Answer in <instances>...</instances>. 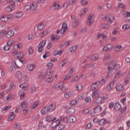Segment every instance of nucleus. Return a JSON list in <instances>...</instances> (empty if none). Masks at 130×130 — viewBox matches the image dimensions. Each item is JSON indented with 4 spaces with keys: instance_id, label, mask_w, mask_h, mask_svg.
<instances>
[{
    "instance_id": "obj_1",
    "label": "nucleus",
    "mask_w": 130,
    "mask_h": 130,
    "mask_svg": "<svg viewBox=\"0 0 130 130\" xmlns=\"http://www.w3.org/2000/svg\"><path fill=\"white\" fill-rule=\"evenodd\" d=\"M108 68L109 73H112L114 70H119L120 69V64L116 63L115 61H110Z\"/></svg>"
},
{
    "instance_id": "obj_2",
    "label": "nucleus",
    "mask_w": 130,
    "mask_h": 130,
    "mask_svg": "<svg viewBox=\"0 0 130 130\" xmlns=\"http://www.w3.org/2000/svg\"><path fill=\"white\" fill-rule=\"evenodd\" d=\"M105 84H106V80L104 79H102L100 81H96L91 84L90 86V90H91V91H94V90H96L97 89L96 85L99 86V85H105Z\"/></svg>"
},
{
    "instance_id": "obj_3",
    "label": "nucleus",
    "mask_w": 130,
    "mask_h": 130,
    "mask_svg": "<svg viewBox=\"0 0 130 130\" xmlns=\"http://www.w3.org/2000/svg\"><path fill=\"white\" fill-rule=\"evenodd\" d=\"M102 19L105 21H107L110 24H112L114 22V16L110 14L102 15Z\"/></svg>"
},
{
    "instance_id": "obj_4",
    "label": "nucleus",
    "mask_w": 130,
    "mask_h": 130,
    "mask_svg": "<svg viewBox=\"0 0 130 130\" xmlns=\"http://www.w3.org/2000/svg\"><path fill=\"white\" fill-rule=\"evenodd\" d=\"M112 49H113V45L109 43L104 46L102 49V51L103 52H108V51H110V50H112Z\"/></svg>"
},
{
    "instance_id": "obj_5",
    "label": "nucleus",
    "mask_w": 130,
    "mask_h": 130,
    "mask_svg": "<svg viewBox=\"0 0 130 130\" xmlns=\"http://www.w3.org/2000/svg\"><path fill=\"white\" fill-rule=\"evenodd\" d=\"M61 122V118H59L57 119L56 121H54L52 122L51 124L49 125V128H50L51 129L56 127L58 123H60Z\"/></svg>"
},
{
    "instance_id": "obj_6",
    "label": "nucleus",
    "mask_w": 130,
    "mask_h": 130,
    "mask_svg": "<svg viewBox=\"0 0 130 130\" xmlns=\"http://www.w3.org/2000/svg\"><path fill=\"white\" fill-rule=\"evenodd\" d=\"M68 30H69V28H68V24L66 22H63L62 24V27L59 29L60 34H64Z\"/></svg>"
},
{
    "instance_id": "obj_7",
    "label": "nucleus",
    "mask_w": 130,
    "mask_h": 130,
    "mask_svg": "<svg viewBox=\"0 0 130 130\" xmlns=\"http://www.w3.org/2000/svg\"><path fill=\"white\" fill-rule=\"evenodd\" d=\"M45 44H46V40H44L38 45V52L41 53L43 51V48L45 46Z\"/></svg>"
},
{
    "instance_id": "obj_8",
    "label": "nucleus",
    "mask_w": 130,
    "mask_h": 130,
    "mask_svg": "<svg viewBox=\"0 0 130 130\" xmlns=\"http://www.w3.org/2000/svg\"><path fill=\"white\" fill-rule=\"evenodd\" d=\"M52 8L53 11H57V10H59V8H60V5L58 2H53L52 5Z\"/></svg>"
},
{
    "instance_id": "obj_9",
    "label": "nucleus",
    "mask_w": 130,
    "mask_h": 130,
    "mask_svg": "<svg viewBox=\"0 0 130 130\" xmlns=\"http://www.w3.org/2000/svg\"><path fill=\"white\" fill-rule=\"evenodd\" d=\"M101 38L103 40H104V41H106L107 40V36H106L105 34H99L96 37V39H99Z\"/></svg>"
},
{
    "instance_id": "obj_10",
    "label": "nucleus",
    "mask_w": 130,
    "mask_h": 130,
    "mask_svg": "<svg viewBox=\"0 0 130 130\" xmlns=\"http://www.w3.org/2000/svg\"><path fill=\"white\" fill-rule=\"evenodd\" d=\"M74 93L72 91H68L64 93V97L66 99H70L73 97Z\"/></svg>"
},
{
    "instance_id": "obj_11",
    "label": "nucleus",
    "mask_w": 130,
    "mask_h": 130,
    "mask_svg": "<svg viewBox=\"0 0 130 130\" xmlns=\"http://www.w3.org/2000/svg\"><path fill=\"white\" fill-rule=\"evenodd\" d=\"M114 49L116 52H120L123 50V47L121 45H117L115 46Z\"/></svg>"
},
{
    "instance_id": "obj_12",
    "label": "nucleus",
    "mask_w": 130,
    "mask_h": 130,
    "mask_svg": "<svg viewBox=\"0 0 130 130\" xmlns=\"http://www.w3.org/2000/svg\"><path fill=\"white\" fill-rule=\"evenodd\" d=\"M103 110V108H102V107H101L100 105H99L94 108L93 113L95 114V113L101 112Z\"/></svg>"
},
{
    "instance_id": "obj_13",
    "label": "nucleus",
    "mask_w": 130,
    "mask_h": 130,
    "mask_svg": "<svg viewBox=\"0 0 130 130\" xmlns=\"http://www.w3.org/2000/svg\"><path fill=\"white\" fill-rule=\"evenodd\" d=\"M20 87L22 90H24V91H27L28 88H29V84L27 83H23L20 85Z\"/></svg>"
},
{
    "instance_id": "obj_14",
    "label": "nucleus",
    "mask_w": 130,
    "mask_h": 130,
    "mask_svg": "<svg viewBox=\"0 0 130 130\" xmlns=\"http://www.w3.org/2000/svg\"><path fill=\"white\" fill-rule=\"evenodd\" d=\"M56 106V104H52L48 106L47 108H48V110H49V112H51L55 109V107Z\"/></svg>"
},
{
    "instance_id": "obj_15",
    "label": "nucleus",
    "mask_w": 130,
    "mask_h": 130,
    "mask_svg": "<svg viewBox=\"0 0 130 130\" xmlns=\"http://www.w3.org/2000/svg\"><path fill=\"white\" fill-rule=\"evenodd\" d=\"M60 83H55L52 85V88L54 90H57L58 91H59V90L62 89L61 88V85H59Z\"/></svg>"
},
{
    "instance_id": "obj_16",
    "label": "nucleus",
    "mask_w": 130,
    "mask_h": 130,
    "mask_svg": "<svg viewBox=\"0 0 130 130\" xmlns=\"http://www.w3.org/2000/svg\"><path fill=\"white\" fill-rule=\"evenodd\" d=\"M15 117H16V114H15V113L14 112H11L10 115L8 117L7 120L10 122L13 121V120L15 119Z\"/></svg>"
},
{
    "instance_id": "obj_17",
    "label": "nucleus",
    "mask_w": 130,
    "mask_h": 130,
    "mask_svg": "<svg viewBox=\"0 0 130 130\" xmlns=\"http://www.w3.org/2000/svg\"><path fill=\"white\" fill-rule=\"evenodd\" d=\"M124 90V86L122 84H120L116 86V91L118 92H121Z\"/></svg>"
},
{
    "instance_id": "obj_18",
    "label": "nucleus",
    "mask_w": 130,
    "mask_h": 130,
    "mask_svg": "<svg viewBox=\"0 0 130 130\" xmlns=\"http://www.w3.org/2000/svg\"><path fill=\"white\" fill-rule=\"evenodd\" d=\"M35 65L33 64H29L27 66V70L28 71V72H33L34 70L35 69Z\"/></svg>"
},
{
    "instance_id": "obj_19",
    "label": "nucleus",
    "mask_w": 130,
    "mask_h": 130,
    "mask_svg": "<svg viewBox=\"0 0 130 130\" xmlns=\"http://www.w3.org/2000/svg\"><path fill=\"white\" fill-rule=\"evenodd\" d=\"M41 113L42 115H45L46 114L49 113V111L47 107H45L41 110Z\"/></svg>"
},
{
    "instance_id": "obj_20",
    "label": "nucleus",
    "mask_w": 130,
    "mask_h": 130,
    "mask_svg": "<svg viewBox=\"0 0 130 130\" xmlns=\"http://www.w3.org/2000/svg\"><path fill=\"white\" fill-rule=\"evenodd\" d=\"M113 87H114V82L113 81L107 86V91H108V92H111L112 89H113Z\"/></svg>"
},
{
    "instance_id": "obj_21",
    "label": "nucleus",
    "mask_w": 130,
    "mask_h": 130,
    "mask_svg": "<svg viewBox=\"0 0 130 130\" xmlns=\"http://www.w3.org/2000/svg\"><path fill=\"white\" fill-rule=\"evenodd\" d=\"M15 35V32L13 30H9L6 32V38H11L13 37V36Z\"/></svg>"
},
{
    "instance_id": "obj_22",
    "label": "nucleus",
    "mask_w": 130,
    "mask_h": 130,
    "mask_svg": "<svg viewBox=\"0 0 130 130\" xmlns=\"http://www.w3.org/2000/svg\"><path fill=\"white\" fill-rule=\"evenodd\" d=\"M95 67V64L93 63H87L83 66L84 70H87V69H92Z\"/></svg>"
},
{
    "instance_id": "obj_23",
    "label": "nucleus",
    "mask_w": 130,
    "mask_h": 130,
    "mask_svg": "<svg viewBox=\"0 0 130 130\" xmlns=\"http://www.w3.org/2000/svg\"><path fill=\"white\" fill-rule=\"evenodd\" d=\"M104 102V100L102 96L98 98L94 102V104H102Z\"/></svg>"
},
{
    "instance_id": "obj_24",
    "label": "nucleus",
    "mask_w": 130,
    "mask_h": 130,
    "mask_svg": "<svg viewBox=\"0 0 130 130\" xmlns=\"http://www.w3.org/2000/svg\"><path fill=\"white\" fill-rule=\"evenodd\" d=\"M15 77L17 78V79H19V81H21V80H22V78L23 77V74L20 71H17L15 74Z\"/></svg>"
},
{
    "instance_id": "obj_25",
    "label": "nucleus",
    "mask_w": 130,
    "mask_h": 130,
    "mask_svg": "<svg viewBox=\"0 0 130 130\" xmlns=\"http://www.w3.org/2000/svg\"><path fill=\"white\" fill-rule=\"evenodd\" d=\"M20 106L22 108H27L28 107V101L24 100L22 101L20 104Z\"/></svg>"
},
{
    "instance_id": "obj_26",
    "label": "nucleus",
    "mask_w": 130,
    "mask_h": 130,
    "mask_svg": "<svg viewBox=\"0 0 130 130\" xmlns=\"http://www.w3.org/2000/svg\"><path fill=\"white\" fill-rule=\"evenodd\" d=\"M30 10L32 11H36L37 9V4L35 2L31 3L30 5Z\"/></svg>"
},
{
    "instance_id": "obj_27",
    "label": "nucleus",
    "mask_w": 130,
    "mask_h": 130,
    "mask_svg": "<svg viewBox=\"0 0 130 130\" xmlns=\"http://www.w3.org/2000/svg\"><path fill=\"white\" fill-rule=\"evenodd\" d=\"M59 38V36H54V35H51L50 37L51 41H52V42H54V41H57V40H58Z\"/></svg>"
},
{
    "instance_id": "obj_28",
    "label": "nucleus",
    "mask_w": 130,
    "mask_h": 130,
    "mask_svg": "<svg viewBox=\"0 0 130 130\" xmlns=\"http://www.w3.org/2000/svg\"><path fill=\"white\" fill-rule=\"evenodd\" d=\"M70 123H74L77 121V117L75 116H71L68 118Z\"/></svg>"
},
{
    "instance_id": "obj_29",
    "label": "nucleus",
    "mask_w": 130,
    "mask_h": 130,
    "mask_svg": "<svg viewBox=\"0 0 130 130\" xmlns=\"http://www.w3.org/2000/svg\"><path fill=\"white\" fill-rule=\"evenodd\" d=\"M66 112L67 114H70V113H75V112H76V109L69 108L66 110Z\"/></svg>"
},
{
    "instance_id": "obj_30",
    "label": "nucleus",
    "mask_w": 130,
    "mask_h": 130,
    "mask_svg": "<svg viewBox=\"0 0 130 130\" xmlns=\"http://www.w3.org/2000/svg\"><path fill=\"white\" fill-rule=\"evenodd\" d=\"M121 109V105L119 103H116L114 105V110L116 111H119Z\"/></svg>"
},
{
    "instance_id": "obj_31",
    "label": "nucleus",
    "mask_w": 130,
    "mask_h": 130,
    "mask_svg": "<svg viewBox=\"0 0 130 130\" xmlns=\"http://www.w3.org/2000/svg\"><path fill=\"white\" fill-rule=\"evenodd\" d=\"M22 17H23V13H22V12H16L14 14V18H15V19H20V18H22Z\"/></svg>"
},
{
    "instance_id": "obj_32",
    "label": "nucleus",
    "mask_w": 130,
    "mask_h": 130,
    "mask_svg": "<svg viewBox=\"0 0 130 130\" xmlns=\"http://www.w3.org/2000/svg\"><path fill=\"white\" fill-rule=\"evenodd\" d=\"M63 52V50H61L59 51L57 50H55L53 51V53L54 56H56V55H58V54H59V55H61Z\"/></svg>"
},
{
    "instance_id": "obj_33",
    "label": "nucleus",
    "mask_w": 130,
    "mask_h": 130,
    "mask_svg": "<svg viewBox=\"0 0 130 130\" xmlns=\"http://www.w3.org/2000/svg\"><path fill=\"white\" fill-rule=\"evenodd\" d=\"M46 121H53V120H56V118H53L52 116H48L45 118Z\"/></svg>"
},
{
    "instance_id": "obj_34",
    "label": "nucleus",
    "mask_w": 130,
    "mask_h": 130,
    "mask_svg": "<svg viewBox=\"0 0 130 130\" xmlns=\"http://www.w3.org/2000/svg\"><path fill=\"white\" fill-rule=\"evenodd\" d=\"M21 48H22V44L21 43H18L13 46V50H14L15 51H17L18 49H21Z\"/></svg>"
},
{
    "instance_id": "obj_35",
    "label": "nucleus",
    "mask_w": 130,
    "mask_h": 130,
    "mask_svg": "<svg viewBox=\"0 0 130 130\" xmlns=\"http://www.w3.org/2000/svg\"><path fill=\"white\" fill-rule=\"evenodd\" d=\"M12 99H13V96L12 94H10L4 98V100L5 102H10Z\"/></svg>"
},
{
    "instance_id": "obj_36",
    "label": "nucleus",
    "mask_w": 130,
    "mask_h": 130,
    "mask_svg": "<svg viewBox=\"0 0 130 130\" xmlns=\"http://www.w3.org/2000/svg\"><path fill=\"white\" fill-rule=\"evenodd\" d=\"M45 28V24H44V23L41 22L39 23L38 25L37 29L38 30H43Z\"/></svg>"
},
{
    "instance_id": "obj_37",
    "label": "nucleus",
    "mask_w": 130,
    "mask_h": 130,
    "mask_svg": "<svg viewBox=\"0 0 130 130\" xmlns=\"http://www.w3.org/2000/svg\"><path fill=\"white\" fill-rule=\"evenodd\" d=\"M11 108H12V106L11 105L5 106L2 108V112L6 113V112H7L9 109H11Z\"/></svg>"
},
{
    "instance_id": "obj_38",
    "label": "nucleus",
    "mask_w": 130,
    "mask_h": 130,
    "mask_svg": "<svg viewBox=\"0 0 130 130\" xmlns=\"http://www.w3.org/2000/svg\"><path fill=\"white\" fill-rule=\"evenodd\" d=\"M18 94L20 96V100H23V99H24V97H25V92L23 91V90H19Z\"/></svg>"
},
{
    "instance_id": "obj_39",
    "label": "nucleus",
    "mask_w": 130,
    "mask_h": 130,
    "mask_svg": "<svg viewBox=\"0 0 130 130\" xmlns=\"http://www.w3.org/2000/svg\"><path fill=\"white\" fill-rule=\"evenodd\" d=\"M87 12H88V10H87V8H82L81 10V14L80 15V17H83L84 15L87 14Z\"/></svg>"
},
{
    "instance_id": "obj_40",
    "label": "nucleus",
    "mask_w": 130,
    "mask_h": 130,
    "mask_svg": "<svg viewBox=\"0 0 130 130\" xmlns=\"http://www.w3.org/2000/svg\"><path fill=\"white\" fill-rule=\"evenodd\" d=\"M15 42L16 41H15V40L10 39L7 42V44L11 47L13 46V45H14V44H15Z\"/></svg>"
},
{
    "instance_id": "obj_41",
    "label": "nucleus",
    "mask_w": 130,
    "mask_h": 130,
    "mask_svg": "<svg viewBox=\"0 0 130 130\" xmlns=\"http://www.w3.org/2000/svg\"><path fill=\"white\" fill-rule=\"evenodd\" d=\"M78 81H80V78H79L78 76H76L71 79V83H75V82H78Z\"/></svg>"
},
{
    "instance_id": "obj_42",
    "label": "nucleus",
    "mask_w": 130,
    "mask_h": 130,
    "mask_svg": "<svg viewBox=\"0 0 130 130\" xmlns=\"http://www.w3.org/2000/svg\"><path fill=\"white\" fill-rule=\"evenodd\" d=\"M75 89L77 90V91H81V90L83 89V84H77L75 87Z\"/></svg>"
},
{
    "instance_id": "obj_43",
    "label": "nucleus",
    "mask_w": 130,
    "mask_h": 130,
    "mask_svg": "<svg viewBox=\"0 0 130 130\" xmlns=\"http://www.w3.org/2000/svg\"><path fill=\"white\" fill-rule=\"evenodd\" d=\"M13 11V6L12 5L7 7L5 8V12L6 13H10Z\"/></svg>"
},
{
    "instance_id": "obj_44",
    "label": "nucleus",
    "mask_w": 130,
    "mask_h": 130,
    "mask_svg": "<svg viewBox=\"0 0 130 130\" xmlns=\"http://www.w3.org/2000/svg\"><path fill=\"white\" fill-rule=\"evenodd\" d=\"M118 31H119V27H114V29H113L112 35L115 36L117 35Z\"/></svg>"
},
{
    "instance_id": "obj_45",
    "label": "nucleus",
    "mask_w": 130,
    "mask_h": 130,
    "mask_svg": "<svg viewBox=\"0 0 130 130\" xmlns=\"http://www.w3.org/2000/svg\"><path fill=\"white\" fill-rule=\"evenodd\" d=\"M1 20L2 21V22H4V23H7L9 21L8 18L7 17V15L1 16Z\"/></svg>"
},
{
    "instance_id": "obj_46",
    "label": "nucleus",
    "mask_w": 130,
    "mask_h": 130,
    "mask_svg": "<svg viewBox=\"0 0 130 130\" xmlns=\"http://www.w3.org/2000/svg\"><path fill=\"white\" fill-rule=\"evenodd\" d=\"M16 55L17 57L22 58V57H24V53L22 51H19L16 53Z\"/></svg>"
},
{
    "instance_id": "obj_47",
    "label": "nucleus",
    "mask_w": 130,
    "mask_h": 130,
    "mask_svg": "<svg viewBox=\"0 0 130 130\" xmlns=\"http://www.w3.org/2000/svg\"><path fill=\"white\" fill-rule=\"evenodd\" d=\"M130 28L129 24H125L122 26L123 30H128Z\"/></svg>"
},
{
    "instance_id": "obj_48",
    "label": "nucleus",
    "mask_w": 130,
    "mask_h": 130,
    "mask_svg": "<svg viewBox=\"0 0 130 130\" xmlns=\"http://www.w3.org/2000/svg\"><path fill=\"white\" fill-rule=\"evenodd\" d=\"M20 81H22V82H28V81H29V77L25 75H23Z\"/></svg>"
},
{
    "instance_id": "obj_49",
    "label": "nucleus",
    "mask_w": 130,
    "mask_h": 130,
    "mask_svg": "<svg viewBox=\"0 0 130 130\" xmlns=\"http://www.w3.org/2000/svg\"><path fill=\"white\" fill-rule=\"evenodd\" d=\"M78 101L77 100H73L71 101L70 103V105L71 106H75V105H77L78 104Z\"/></svg>"
},
{
    "instance_id": "obj_50",
    "label": "nucleus",
    "mask_w": 130,
    "mask_h": 130,
    "mask_svg": "<svg viewBox=\"0 0 130 130\" xmlns=\"http://www.w3.org/2000/svg\"><path fill=\"white\" fill-rule=\"evenodd\" d=\"M35 37V36L34 35V34H30L28 36L27 39L28 40H33Z\"/></svg>"
},
{
    "instance_id": "obj_51",
    "label": "nucleus",
    "mask_w": 130,
    "mask_h": 130,
    "mask_svg": "<svg viewBox=\"0 0 130 130\" xmlns=\"http://www.w3.org/2000/svg\"><path fill=\"white\" fill-rule=\"evenodd\" d=\"M52 82H53V78L52 77H48L46 80V82L47 84H50Z\"/></svg>"
},
{
    "instance_id": "obj_52",
    "label": "nucleus",
    "mask_w": 130,
    "mask_h": 130,
    "mask_svg": "<svg viewBox=\"0 0 130 130\" xmlns=\"http://www.w3.org/2000/svg\"><path fill=\"white\" fill-rule=\"evenodd\" d=\"M120 75H121V71L119 70L117 71V73L115 76V79H119V77H120Z\"/></svg>"
},
{
    "instance_id": "obj_53",
    "label": "nucleus",
    "mask_w": 130,
    "mask_h": 130,
    "mask_svg": "<svg viewBox=\"0 0 130 130\" xmlns=\"http://www.w3.org/2000/svg\"><path fill=\"white\" fill-rule=\"evenodd\" d=\"M91 59L93 61H95V60H98V59H99V55H93L91 57Z\"/></svg>"
},
{
    "instance_id": "obj_54",
    "label": "nucleus",
    "mask_w": 130,
    "mask_h": 130,
    "mask_svg": "<svg viewBox=\"0 0 130 130\" xmlns=\"http://www.w3.org/2000/svg\"><path fill=\"white\" fill-rule=\"evenodd\" d=\"M14 86H15V84H14V82L10 83L9 89L6 90L7 93H8V92H9L10 90H12L13 88H14Z\"/></svg>"
},
{
    "instance_id": "obj_55",
    "label": "nucleus",
    "mask_w": 130,
    "mask_h": 130,
    "mask_svg": "<svg viewBox=\"0 0 130 130\" xmlns=\"http://www.w3.org/2000/svg\"><path fill=\"white\" fill-rule=\"evenodd\" d=\"M99 123V124H100V125H104V124H105V123H106V119H102L101 120H100Z\"/></svg>"
},
{
    "instance_id": "obj_56",
    "label": "nucleus",
    "mask_w": 130,
    "mask_h": 130,
    "mask_svg": "<svg viewBox=\"0 0 130 130\" xmlns=\"http://www.w3.org/2000/svg\"><path fill=\"white\" fill-rule=\"evenodd\" d=\"M78 23H79V21L76 20L75 21L73 22L72 27H73V28H77V26H78Z\"/></svg>"
},
{
    "instance_id": "obj_57",
    "label": "nucleus",
    "mask_w": 130,
    "mask_h": 130,
    "mask_svg": "<svg viewBox=\"0 0 130 130\" xmlns=\"http://www.w3.org/2000/svg\"><path fill=\"white\" fill-rule=\"evenodd\" d=\"M10 49H11L10 46L7 44V45L4 46V50H5V51H9Z\"/></svg>"
},
{
    "instance_id": "obj_58",
    "label": "nucleus",
    "mask_w": 130,
    "mask_h": 130,
    "mask_svg": "<svg viewBox=\"0 0 130 130\" xmlns=\"http://www.w3.org/2000/svg\"><path fill=\"white\" fill-rule=\"evenodd\" d=\"M30 10H31L30 5H27L24 6V12H28V11H30Z\"/></svg>"
},
{
    "instance_id": "obj_59",
    "label": "nucleus",
    "mask_w": 130,
    "mask_h": 130,
    "mask_svg": "<svg viewBox=\"0 0 130 130\" xmlns=\"http://www.w3.org/2000/svg\"><path fill=\"white\" fill-rule=\"evenodd\" d=\"M76 50H77V46H76L71 47L69 49V51H70V52H74V51H76Z\"/></svg>"
},
{
    "instance_id": "obj_60",
    "label": "nucleus",
    "mask_w": 130,
    "mask_h": 130,
    "mask_svg": "<svg viewBox=\"0 0 130 130\" xmlns=\"http://www.w3.org/2000/svg\"><path fill=\"white\" fill-rule=\"evenodd\" d=\"M80 4L82 6H87V5H88V1H87V0H82L80 2Z\"/></svg>"
},
{
    "instance_id": "obj_61",
    "label": "nucleus",
    "mask_w": 130,
    "mask_h": 130,
    "mask_svg": "<svg viewBox=\"0 0 130 130\" xmlns=\"http://www.w3.org/2000/svg\"><path fill=\"white\" fill-rule=\"evenodd\" d=\"M110 57V54L109 53H106L104 56V61H106V59H108V58H109Z\"/></svg>"
},
{
    "instance_id": "obj_62",
    "label": "nucleus",
    "mask_w": 130,
    "mask_h": 130,
    "mask_svg": "<svg viewBox=\"0 0 130 130\" xmlns=\"http://www.w3.org/2000/svg\"><path fill=\"white\" fill-rule=\"evenodd\" d=\"M66 63H67V60L64 59L61 61L60 64H59V67H60V68H63V66H66Z\"/></svg>"
},
{
    "instance_id": "obj_63",
    "label": "nucleus",
    "mask_w": 130,
    "mask_h": 130,
    "mask_svg": "<svg viewBox=\"0 0 130 130\" xmlns=\"http://www.w3.org/2000/svg\"><path fill=\"white\" fill-rule=\"evenodd\" d=\"M63 78V81H69L71 79V75L70 74H67Z\"/></svg>"
},
{
    "instance_id": "obj_64",
    "label": "nucleus",
    "mask_w": 130,
    "mask_h": 130,
    "mask_svg": "<svg viewBox=\"0 0 130 130\" xmlns=\"http://www.w3.org/2000/svg\"><path fill=\"white\" fill-rule=\"evenodd\" d=\"M69 6H70L69 3L65 2L62 5L63 9H68L69 8Z\"/></svg>"
}]
</instances>
